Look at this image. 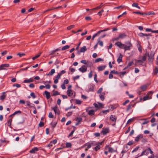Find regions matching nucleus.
Returning <instances> with one entry per match:
<instances>
[{"label": "nucleus", "instance_id": "41", "mask_svg": "<svg viewBox=\"0 0 158 158\" xmlns=\"http://www.w3.org/2000/svg\"><path fill=\"white\" fill-rule=\"evenodd\" d=\"M133 121V119L132 118H131L129 119L127 122V124H129L131 123Z\"/></svg>", "mask_w": 158, "mask_h": 158}, {"label": "nucleus", "instance_id": "48", "mask_svg": "<svg viewBox=\"0 0 158 158\" xmlns=\"http://www.w3.org/2000/svg\"><path fill=\"white\" fill-rule=\"evenodd\" d=\"M16 86L17 88L20 87H21V85L20 84H15L13 85V86Z\"/></svg>", "mask_w": 158, "mask_h": 158}, {"label": "nucleus", "instance_id": "54", "mask_svg": "<svg viewBox=\"0 0 158 158\" xmlns=\"http://www.w3.org/2000/svg\"><path fill=\"white\" fill-rule=\"evenodd\" d=\"M154 72L155 74L157 73H158V68H156L154 70Z\"/></svg>", "mask_w": 158, "mask_h": 158}, {"label": "nucleus", "instance_id": "26", "mask_svg": "<svg viewBox=\"0 0 158 158\" xmlns=\"http://www.w3.org/2000/svg\"><path fill=\"white\" fill-rule=\"evenodd\" d=\"M70 47V46L69 45H65L64 47H63L61 49L62 50H65L67 49L68 48H69Z\"/></svg>", "mask_w": 158, "mask_h": 158}, {"label": "nucleus", "instance_id": "49", "mask_svg": "<svg viewBox=\"0 0 158 158\" xmlns=\"http://www.w3.org/2000/svg\"><path fill=\"white\" fill-rule=\"evenodd\" d=\"M48 117L50 118H53V116L52 112H50L48 114Z\"/></svg>", "mask_w": 158, "mask_h": 158}, {"label": "nucleus", "instance_id": "37", "mask_svg": "<svg viewBox=\"0 0 158 158\" xmlns=\"http://www.w3.org/2000/svg\"><path fill=\"white\" fill-rule=\"evenodd\" d=\"M97 74L96 73H95L94 75V80L97 83L98 82V81L97 79Z\"/></svg>", "mask_w": 158, "mask_h": 158}, {"label": "nucleus", "instance_id": "58", "mask_svg": "<svg viewBox=\"0 0 158 158\" xmlns=\"http://www.w3.org/2000/svg\"><path fill=\"white\" fill-rule=\"evenodd\" d=\"M110 73H113V74H118V72L115 71V70H112L110 72Z\"/></svg>", "mask_w": 158, "mask_h": 158}, {"label": "nucleus", "instance_id": "2", "mask_svg": "<svg viewBox=\"0 0 158 158\" xmlns=\"http://www.w3.org/2000/svg\"><path fill=\"white\" fill-rule=\"evenodd\" d=\"M154 52L151 51L150 53L146 52V54L148 57V60L149 61L152 62L154 59Z\"/></svg>", "mask_w": 158, "mask_h": 158}, {"label": "nucleus", "instance_id": "8", "mask_svg": "<svg viewBox=\"0 0 158 158\" xmlns=\"http://www.w3.org/2000/svg\"><path fill=\"white\" fill-rule=\"evenodd\" d=\"M109 129L108 128H103L102 131V133L104 135H105L109 132Z\"/></svg>", "mask_w": 158, "mask_h": 158}, {"label": "nucleus", "instance_id": "44", "mask_svg": "<svg viewBox=\"0 0 158 158\" xmlns=\"http://www.w3.org/2000/svg\"><path fill=\"white\" fill-rule=\"evenodd\" d=\"M60 94V93H59L58 91H56L53 94V96H56V95H59Z\"/></svg>", "mask_w": 158, "mask_h": 158}, {"label": "nucleus", "instance_id": "35", "mask_svg": "<svg viewBox=\"0 0 158 158\" xmlns=\"http://www.w3.org/2000/svg\"><path fill=\"white\" fill-rule=\"evenodd\" d=\"M72 146V145L70 143H67L66 144V148H70Z\"/></svg>", "mask_w": 158, "mask_h": 158}, {"label": "nucleus", "instance_id": "64", "mask_svg": "<svg viewBox=\"0 0 158 158\" xmlns=\"http://www.w3.org/2000/svg\"><path fill=\"white\" fill-rule=\"evenodd\" d=\"M139 72V70L137 68H135V73H137Z\"/></svg>", "mask_w": 158, "mask_h": 158}, {"label": "nucleus", "instance_id": "38", "mask_svg": "<svg viewBox=\"0 0 158 158\" xmlns=\"http://www.w3.org/2000/svg\"><path fill=\"white\" fill-rule=\"evenodd\" d=\"M102 4L100 6H97V7L93 9L92 10H97L100 9L102 6Z\"/></svg>", "mask_w": 158, "mask_h": 158}, {"label": "nucleus", "instance_id": "1", "mask_svg": "<svg viewBox=\"0 0 158 158\" xmlns=\"http://www.w3.org/2000/svg\"><path fill=\"white\" fill-rule=\"evenodd\" d=\"M115 44L120 48L124 49L125 51L130 50L132 47V44L130 41L126 42L125 44L118 41L116 42Z\"/></svg>", "mask_w": 158, "mask_h": 158}, {"label": "nucleus", "instance_id": "6", "mask_svg": "<svg viewBox=\"0 0 158 158\" xmlns=\"http://www.w3.org/2000/svg\"><path fill=\"white\" fill-rule=\"evenodd\" d=\"M87 67L85 65H83L82 67L79 69V70L82 73H84L87 71Z\"/></svg>", "mask_w": 158, "mask_h": 158}, {"label": "nucleus", "instance_id": "17", "mask_svg": "<svg viewBox=\"0 0 158 158\" xmlns=\"http://www.w3.org/2000/svg\"><path fill=\"white\" fill-rule=\"evenodd\" d=\"M33 80L31 78H30L28 79L25 80L24 81V82L25 83H29L33 82Z\"/></svg>", "mask_w": 158, "mask_h": 158}, {"label": "nucleus", "instance_id": "7", "mask_svg": "<svg viewBox=\"0 0 158 158\" xmlns=\"http://www.w3.org/2000/svg\"><path fill=\"white\" fill-rule=\"evenodd\" d=\"M149 154V150H148V148L147 149L145 150L144 151H143L141 154L139 156H141L143 155H147Z\"/></svg>", "mask_w": 158, "mask_h": 158}, {"label": "nucleus", "instance_id": "22", "mask_svg": "<svg viewBox=\"0 0 158 158\" xmlns=\"http://www.w3.org/2000/svg\"><path fill=\"white\" fill-rule=\"evenodd\" d=\"M88 113L89 115L92 116L94 114V110H91L89 111Z\"/></svg>", "mask_w": 158, "mask_h": 158}, {"label": "nucleus", "instance_id": "36", "mask_svg": "<svg viewBox=\"0 0 158 158\" xmlns=\"http://www.w3.org/2000/svg\"><path fill=\"white\" fill-rule=\"evenodd\" d=\"M75 27L74 25H71L69 26H68L67 27V29L68 30H70L72 28H73Z\"/></svg>", "mask_w": 158, "mask_h": 158}, {"label": "nucleus", "instance_id": "59", "mask_svg": "<svg viewBox=\"0 0 158 158\" xmlns=\"http://www.w3.org/2000/svg\"><path fill=\"white\" fill-rule=\"evenodd\" d=\"M153 30H152L150 28H147L146 29V31L147 32H152V31Z\"/></svg>", "mask_w": 158, "mask_h": 158}, {"label": "nucleus", "instance_id": "28", "mask_svg": "<svg viewBox=\"0 0 158 158\" xmlns=\"http://www.w3.org/2000/svg\"><path fill=\"white\" fill-rule=\"evenodd\" d=\"M101 145V143H100V144H99V145H98L96 147H95L94 148L95 150L97 151H98V150H99L100 149V145Z\"/></svg>", "mask_w": 158, "mask_h": 158}, {"label": "nucleus", "instance_id": "24", "mask_svg": "<svg viewBox=\"0 0 158 158\" xmlns=\"http://www.w3.org/2000/svg\"><path fill=\"white\" fill-rule=\"evenodd\" d=\"M147 88V85H143L140 87V89L142 90V91H144Z\"/></svg>", "mask_w": 158, "mask_h": 158}, {"label": "nucleus", "instance_id": "20", "mask_svg": "<svg viewBox=\"0 0 158 158\" xmlns=\"http://www.w3.org/2000/svg\"><path fill=\"white\" fill-rule=\"evenodd\" d=\"M126 35L125 33H122L119 35V38L120 39H123L125 38L126 36Z\"/></svg>", "mask_w": 158, "mask_h": 158}, {"label": "nucleus", "instance_id": "21", "mask_svg": "<svg viewBox=\"0 0 158 158\" xmlns=\"http://www.w3.org/2000/svg\"><path fill=\"white\" fill-rule=\"evenodd\" d=\"M122 56L121 54H120L117 60V61L119 63H120L122 61Z\"/></svg>", "mask_w": 158, "mask_h": 158}, {"label": "nucleus", "instance_id": "5", "mask_svg": "<svg viewBox=\"0 0 158 158\" xmlns=\"http://www.w3.org/2000/svg\"><path fill=\"white\" fill-rule=\"evenodd\" d=\"M105 149L106 150H107L108 152H109L112 153L115 151V150L113 148L110 147L108 145L106 146Z\"/></svg>", "mask_w": 158, "mask_h": 158}, {"label": "nucleus", "instance_id": "27", "mask_svg": "<svg viewBox=\"0 0 158 158\" xmlns=\"http://www.w3.org/2000/svg\"><path fill=\"white\" fill-rule=\"evenodd\" d=\"M41 53V52L40 53L36 55L35 56L33 57L32 58V60H34L35 59H36V58H38V57H39L40 56V55Z\"/></svg>", "mask_w": 158, "mask_h": 158}, {"label": "nucleus", "instance_id": "47", "mask_svg": "<svg viewBox=\"0 0 158 158\" xmlns=\"http://www.w3.org/2000/svg\"><path fill=\"white\" fill-rule=\"evenodd\" d=\"M52 146V142L51 141L50 143L47 146L48 147H49L50 148Z\"/></svg>", "mask_w": 158, "mask_h": 158}, {"label": "nucleus", "instance_id": "46", "mask_svg": "<svg viewBox=\"0 0 158 158\" xmlns=\"http://www.w3.org/2000/svg\"><path fill=\"white\" fill-rule=\"evenodd\" d=\"M138 4L137 3H134L132 4V6L137 7L138 6Z\"/></svg>", "mask_w": 158, "mask_h": 158}, {"label": "nucleus", "instance_id": "56", "mask_svg": "<svg viewBox=\"0 0 158 158\" xmlns=\"http://www.w3.org/2000/svg\"><path fill=\"white\" fill-rule=\"evenodd\" d=\"M99 34L100 33H98V32L97 33L94 34V35H93V36L92 37V40H94V38L95 37H96L98 34Z\"/></svg>", "mask_w": 158, "mask_h": 158}, {"label": "nucleus", "instance_id": "62", "mask_svg": "<svg viewBox=\"0 0 158 158\" xmlns=\"http://www.w3.org/2000/svg\"><path fill=\"white\" fill-rule=\"evenodd\" d=\"M69 70L71 71L73 73L75 71V69L74 68L70 67L69 68Z\"/></svg>", "mask_w": 158, "mask_h": 158}, {"label": "nucleus", "instance_id": "43", "mask_svg": "<svg viewBox=\"0 0 158 158\" xmlns=\"http://www.w3.org/2000/svg\"><path fill=\"white\" fill-rule=\"evenodd\" d=\"M132 106V105L131 104H130L128 106L127 108V111H128L131 108Z\"/></svg>", "mask_w": 158, "mask_h": 158}, {"label": "nucleus", "instance_id": "18", "mask_svg": "<svg viewBox=\"0 0 158 158\" xmlns=\"http://www.w3.org/2000/svg\"><path fill=\"white\" fill-rule=\"evenodd\" d=\"M44 94L46 96V98L47 99H49L50 97V93L47 91H45L44 92Z\"/></svg>", "mask_w": 158, "mask_h": 158}, {"label": "nucleus", "instance_id": "30", "mask_svg": "<svg viewBox=\"0 0 158 158\" xmlns=\"http://www.w3.org/2000/svg\"><path fill=\"white\" fill-rule=\"evenodd\" d=\"M5 93V92H3V94L1 96V97H0V99L2 100H3L4 99H5V98H6V95L4 94Z\"/></svg>", "mask_w": 158, "mask_h": 158}, {"label": "nucleus", "instance_id": "10", "mask_svg": "<svg viewBox=\"0 0 158 158\" xmlns=\"http://www.w3.org/2000/svg\"><path fill=\"white\" fill-rule=\"evenodd\" d=\"M110 119L113 122H115L117 118L115 115H111L110 117Z\"/></svg>", "mask_w": 158, "mask_h": 158}, {"label": "nucleus", "instance_id": "32", "mask_svg": "<svg viewBox=\"0 0 158 158\" xmlns=\"http://www.w3.org/2000/svg\"><path fill=\"white\" fill-rule=\"evenodd\" d=\"M12 121V118H10L9 119L7 125L9 126H10L11 125V123Z\"/></svg>", "mask_w": 158, "mask_h": 158}, {"label": "nucleus", "instance_id": "40", "mask_svg": "<svg viewBox=\"0 0 158 158\" xmlns=\"http://www.w3.org/2000/svg\"><path fill=\"white\" fill-rule=\"evenodd\" d=\"M50 87L51 85L49 84H47L45 86V88L47 89H50Z\"/></svg>", "mask_w": 158, "mask_h": 158}, {"label": "nucleus", "instance_id": "50", "mask_svg": "<svg viewBox=\"0 0 158 158\" xmlns=\"http://www.w3.org/2000/svg\"><path fill=\"white\" fill-rule=\"evenodd\" d=\"M30 95L33 98H35V96L34 93L33 92L31 93L30 94Z\"/></svg>", "mask_w": 158, "mask_h": 158}, {"label": "nucleus", "instance_id": "53", "mask_svg": "<svg viewBox=\"0 0 158 158\" xmlns=\"http://www.w3.org/2000/svg\"><path fill=\"white\" fill-rule=\"evenodd\" d=\"M44 123L40 122L39 124V126L40 127H42L44 126Z\"/></svg>", "mask_w": 158, "mask_h": 158}, {"label": "nucleus", "instance_id": "51", "mask_svg": "<svg viewBox=\"0 0 158 158\" xmlns=\"http://www.w3.org/2000/svg\"><path fill=\"white\" fill-rule=\"evenodd\" d=\"M90 143V144H91V145L92 146H94L98 145V144L94 142H92Z\"/></svg>", "mask_w": 158, "mask_h": 158}, {"label": "nucleus", "instance_id": "55", "mask_svg": "<svg viewBox=\"0 0 158 158\" xmlns=\"http://www.w3.org/2000/svg\"><path fill=\"white\" fill-rule=\"evenodd\" d=\"M17 55H19V57H22L25 55L24 53H20L17 54Z\"/></svg>", "mask_w": 158, "mask_h": 158}, {"label": "nucleus", "instance_id": "14", "mask_svg": "<svg viewBox=\"0 0 158 158\" xmlns=\"http://www.w3.org/2000/svg\"><path fill=\"white\" fill-rule=\"evenodd\" d=\"M73 91L71 90H68L67 94L70 97L73 95Z\"/></svg>", "mask_w": 158, "mask_h": 158}, {"label": "nucleus", "instance_id": "4", "mask_svg": "<svg viewBox=\"0 0 158 158\" xmlns=\"http://www.w3.org/2000/svg\"><path fill=\"white\" fill-rule=\"evenodd\" d=\"M10 65L8 64H2L0 65V70H6V68L9 67Z\"/></svg>", "mask_w": 158, "mask_h": 158}, {"label": "nucleus", "instance_id": "3", "mask_svg": "<svg viewBox=\"0 0 158 158\" xmlns=\"http://www.w3.org/2000/svg\"><path fill=\"white\" fill-rule=\"evenodd\" d=\"M153 92L150 91L146 94V96L144 97L143 98V101L150 99L152 98V96Z\"/></svg>", "mask_w": 158, "mask_h": 158}, {"label": "nucleus", "instance_id": "34", "mask_svg": "<svg viewBox=\"0 0 158 158\" xmlns=\"http://www.w3.org/2000/svg\"><path fill=\"white\" fill-rule=\"evenodd\" d=\"M103 59L100 58H99L97 59L95 61L96 62H98L100 61H102Z\"/></svg>", "mask_w": 158, "mask_h": 158}, {"label": "nucleus", "instance_id": "9", "mask_svg": "<svg viewBox=\"0 0 158 158\" xmlns=\"http://www.w3.org/2000/svg\"><path fill=\"white\" fill-rule=\"evenodd\" d=\"M141 43L139 41H137V45L139 51L141 52L142 51V48L141 45Z\"/></svg>", "mask_w": 158, "mask_h": 158}, {"label": "nucleus", "instance_id": "45", "mask_svg": "<svg viewBox=\"0 0 158 158\" xmlns=\"http://www.w3.org/2000/svg\"><path fill=\"white\" fill-rule=\"evenodd\" d=\"M89 77V78H91L92 77V72L91 71L88 75Z\"/></svg>", "mask_w": 158, "mask_h": 158}, {"label": "nucleus", "instance_id": "15", "mask_svg": "<svg viewBox=\"0 0 158 158\" xmlns=\"http://www.w3.org/2000/svg\"><path fill=\"white\" fill-rule=\"evenodd\" d=\"M143 136L142 135H139L135 138V141L136 142H138L140 139L143 138Z\"/></svg>", "mask_w": 158, "mask_h": 158}, {"label": "nucleus", "instance_id": "23", "mask_svg": "<svg viewBox=\"0 0 158 158\" xmlns=\"http://www.w3.org/2000/svg\"><path fill=\"white\" fill-rule=\"evenodd\" d=\"M55 73V70L52 69L51 70L50 72L48 74V75H52Z\"/></svg>", "mask_w": 158, "mask_h": 158}, {"label": "nucleus", "instance_id": "60", "mask_svg": "<svg viewBox=\"0 0 158 158\" xmlns=\"http://www.w3.org/2000/svg\"><path fill=\"white\" fill-rule=\"evenodd\" d=\"M69 82V81L68 79H65V80L64 81V83L63 84H68Z\"/></svg>", "mask_w": 158, "mask_h": 158}, {"label": "nucleus", "instance_id": "63", "mask_svg": "<svg viewBox=\"0 0 158 158\" xmlns=\"http://www.w3.org/2000/svg\"><path fill=\"white\" fill-rule=\"evenodd\" d=\"M102 90V88H100L98 91V93L99 94H101V92Z\"/></svg>", "mask_w": 158, "mask_h": 158}, {"label": "nucleus", "instance_id": "52", "mask_svg": "<svg viewBox=\"0 0 158 158\" xmlns=\"http://www.w3.org/2000/svg\"><path fill=\"white\" fill-rule=\"evenodd\" d=\"M133 13H135L136 14H139L140 15H143L144 14V13L142 12H140L138 11H136V12H133Z\"/></svg>", "mask_w": 158, "mask_h": 158}, {"label": "nucleus", "instance_id": "11", "mask_svg": "<svg viewBox=\"0 0 158 158\" xmlns=\"http://www.w3.org/2000/svg\"><path fill=\"white\" fill-rule=\"evenodd\" d=\"M106 67V65H102L98 67L97 69L98 71H102L104 70Z\"/></svg>", "mask_w": 158, "mask_h": 158}, {"label": "nucleus", "instance_id": "31", "mask_svg": "<svg viewBox=\"0 0 158 158\" xmlns=\"http://www.w3.org/2000/svg\"><path fill=\"white\" fill-rule=\"evenodd\" d=\"M110 30V28H106L103 30H101L98 31V33H100L101 32L105 31H108V30Z\"/></svg>", "mask_w": 158, "mask_h": 158}, {"label": "nucleus", "instance_id": "39", "mask_svg": "<svg viewBox=\"0 0 158 158\" xmlns=\"http://www.w3.org/2000/svg\"><path fill=\"white\" fill-rule=\"evenodd\" d=\"M82 120V118L80 117L77 118L76 120V121L78 122H80Z\"/></svg>", "mask_w": 158, "mask_h": 158}, {"label": "nucleus", "instance_id": "19", "mask_svg": "<svg viewBox=\"0 0 158 158\" xmlns=\"http://www.w3.org/2000/svg\"><path fill=\"white\" fill-rule=\"evenodd\" d=\"M21 112L20 110H18L15 111L13 114H11L9 116V117H12V116L15 115L16 114H20L21 113Z\"/></svg>", "mask_w": 158, "mask_h": 158}, {"label": "nucleus", "instance_id": "16", "mask_svg": "<svg viewBox=\"0 0 158 158\" xmlns=\"http://www.w3.org/2000/svg\"><path fill=\"white\" fill-rule=\"evenodd\" d=\"M87 50V48L85 46H83L81 48L80 52H84Z\"/></svg>", "mask_w": 158, "mask_h": 158}, {"label": "nucleus", "instance_id": "13", "mask_svg": "<svg viewBox=\"0 0 158 158\" xmlns=\"http://www.w3.org/2000/svg\"><path fill=\"white\" fill-rule=\"evenodd\" d=\"M38 150V149L37 147H34L30 151V152L31 153H34L35 152Z\"/></svg>", "mask_w": 158, "mask_h": 158}, {"label": "nucleus", "instance_id": "29", "mask_svg": "<svg viewBox=\"0 0 158 158\" xmlns=\"http://www.w3.org/2000/svg\"><path fill=\"white\" fill-rule=\"evenodd\" d=\"M104 95H105V93H102V94H101L99 96L100 98L102 101L104 100Z\"/></svg>", "mask_w": 158, "mask_h": 158}, {"label": "nucleus", "instance_id": "57", "mask_svg": "<svg viewBox=\"0 0 158 158\" xmlns=\"http://www.w3.org/2000/svg\"><path fill=\"white\" fill-rule=\"evenodd\" d=\"M146 59V56H143L142 57V60L143 62L145 61Z\"/></svg>", "mask_w": 158, "mask_h": 158}, {"label": "nucleus", "instance_id": "25", "mask_svg": "<svg viewBox=\"0 0 158 158\" xmlns=\"http://www.w3.org/2000/svg\"><path fill=\"white\" fill-rule=\"evenodd\" d=\"M143 62V61L142 60H137L136 61L135 64L137 65H142Z\"/></svg>", "mask_w": 158, "mask_h": 158}, {"label": "nucleus", "instance_id": "42", "mask_svg": "<svg viewBox=\"0 0 158 158\" xmlns=\"http://www.w3.org/2000/svg\"><path fill=\"white\" fill-rule=\"evenodd\" d=\"M60 74L59 73L55 77V78L58 80L60 78L61 76Z\"/></svg>", "mask_w": 158, "mask_h": 158}, {"label": "nucleus", "instance_id": "33", "mask_svg": "<svg viewBox=\"0 0 158 158\" xmlns=\"http://www.w3.org/2000/svg\"><path fill=\"white\" fill-rule=\"evenodd\" d=\"M75 102L76 104L79 105L81 104V100L78 99H76L75 100Z\"/></svg>", "mask_w": 158, "mask_h": 158}, {"label": "nucleus", "instance_id": "12", "mask_svg": "<svg viewBox=\"0 0 158 158\" xmlns=\"http://www.w3.org/2000/svg\"><path fill=\"white\" fill-rule=\"evenodd\" d=\"M53 110L54 111L56 114H60V111L58 109V108L56 106H55L53 107Z\"/></svg>", "mask_w": 158, "mask_h": 158}, {"label": "nucleus", "instance_id": "61", "mask_svg": "<svg viewBox=\"0 0 158 158\" xmlns=\"http://www.w3.org/2000/svg\"><path fill=\"white\" fill-rule=\"evenodd\" d=\"M103 11H104V10H101V11L98 12V14L100 16L102 15V13Z\"/></svg>", "mask_w": 158, "mask_h": 158}]
</instances>
